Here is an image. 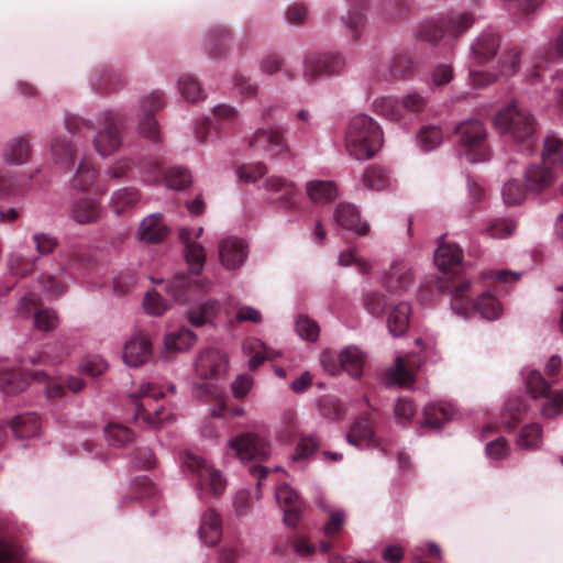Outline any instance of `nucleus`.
<instances>
[{"mask_svg": "<svg viewBox=\"0 0 563 563\" xmlns=\"http://www.w3.org/2000/svg\"><path fill=\"white\" fill-rule=\"evenodd\" d=\"M379 125L367 114H357L350 120L345 132V147L357 161L373 157L383 145Z\"/></svg>", "mask_w": 563, "mask_h": 563, "instance_id": "f257e3e1", "label": "nucleus"}, {"mask_svg": "<svg viewBox=\"0 0 563 563\" xmlns=\"http://www.w3.org/2000/svg\"><path fill=\"white\" fill-rule=\"evenodd\" d=\"M471 284L461 282L449 287L452 298V310L454 313L466 317L470 311L475 308L479 314L486 320H496L503 313V307L499 300L492 294H483L475 305L468 299Z\"/></svg>", "mask_w": 563, "mask_h": 563, "instance_id": "f03ea898", "label": "nucleus"}, {"mask_svg": "<svg viewBox=\"0 0 563 563\" xmlns=\"http://www.w3.org/2000/svg\"><path fill=\"white\" fill-rule=\"evenodd\" d=\"M495 129L515 142H527L534 133V119L531 113L515 103L501 109L494 118Z\"/></svg>", "mask_w": 563, "mask_h": 563, "instance_id": "7ed1b4c3", "label": "nucleus"}, {"mask_svg": "<svg viewBox=\"0 0 563 563\" xmlns=\"http://www.w3.org/2000/svg\"><path fill=\"white\" fill-rule=\"evenodd\" d=\"M183 467L197 478V488L201 496L205 492L214 497L224 493L227 487L225 477L220 470L216 468L205 457L195 453H187L183 460Z\"/></svg>", "mask_w": 563, "mask_h": 563, "instance_id": "20e7f679", "label": "nucleus"}, {"mask_svg": "<svg viewBox=\"0 0 563 563\" xmlns=\"http://www.w3.org/2000/svg\"><path fill=\"white\" fill-rule=\"evenodd\" d=\"M229 446L241 462L263 461L271 453L269 444L254 433H243L230 439Z\"/></svg>", "mask_w": 563, "mask_h": 563, "instance_id": "39448f33", "label": "nucleus"}, {"mask_svg": "<svg viewBox=\"0 0 563 563\" xmlns=\"http://www.w3.org/2000/svg\"><path fill=\"white\" fill-rule=\"evenodd\" d=\"M153 354L151 338L143 331L133 333L124 343L122 360L129 367H139L147 363Z\"/></svg>", "mask_w": 563, "mask_h": 563, "instance_id": "423d86ee", "label": "nucleus"}, {"mask_svg": "<svg viewBox=\"0 0 563 563\" xmlns=\"http://www.w3.org/2000/svg\"><path fill=\"white\" fill-rule=\"evenodd\" d=\"M412 282V268L405 260H394L382 277V285L390 295H402Z\"/></svg>", "mask_w": 563, "mask_h": 563, "instance_id": "0eeeda50", "label": "nucleus"}, {"mask_svg": "<svg viewBox=\"0 0 563 563\" xmlns=\"http://www.w3.org/2000/svg\"><path fill=\"white\" fill-rule=\"evenodd\" d=\"M228 356L217 349L202 350L195 362V369L199 377L205 379H219L228 368Z\"/></svg>", "mask_w": 563, "mask_h": 563, "instance_id": "6e6552de", "label": "nucleus"}, {"mask_svg": "<svg viewBox=\"0 0 563 563\" xmlns=\"http://www.w3.org/2000/svg\"><path fill=\"white\" fill-rule=\"evenodd\" d=\"M250 146L269 156H278L288 151L283 132L274 126L256 130L250 139Z\"/></svg>", "mask_w": 563, "mask_h": 563, "instance_id": "1a4fd4ad", "label": "nucleus"}, {"mask_svg": "<svg viewBox=\"0 0 563 563\" xmlns=\"http://www.w3.org/2000/svg\"><path fill=\"white\" fill-rule=\"evenodd\" d=\"M333 221L335 228L351 231L358 236H365L371 231L369 223L361 219L357 207L349 202H341L335 207Z\"/></svg>", "mask_w": 563, "mask_h": 563, "instance_id": "9d476101", "label": "nucleus"}, {"mask_svg": "<svg viewBox=\"0 0 563 563\" xmlns=\"http://www.w3.org/2000/svg\"><path fill=\"white\" fill-rule=\"evenodd\" d=\"M121 135L117 117L107 112L103 126L100 128L93 137V145L98 154L108 156L113 154L121 145Z\"/></svg>", "mask_w": 563, "mask_h": 563, "instance_id": "9b49d317", "label": "nucleus"}, {"mask_svg": "<svg viewBox=\"0 0 563 563\" xmlns=\"http://www.w3.org/2000/svg\"><path fill=\"white\" fill-rule=\"evenodd\" d=\"M343 68L342 60L329 54L316 55L305 60L303 78L308 82L338 74Z\"/></svg>", "mask_w": 563, "mask_h": 563, "instance_id": "f8f14e48", "label": "nucleus"}, {"mask_svg": "<svg viewBox=\"0 0 563 563\" xmlns=\"http://www.w3.org/2000/svg\"><path fill=\"white\" fill-rule=\"evenodd\" d=\"M249 254V246L244 240L236 236H227L219 243V258L227 269L241 267Z\"/></svg>", "mask_w": 563, "mask_h": 563, "instance_id": "ddd939ff", "label": "nucleus"}, {"mask_svg": "<svg viewBox=\"0 0 563 563\" xmlns=\"http://www.w3.org/2000/svg\"><path fill=\"white\" fill-rule=\"evenodd\" d=\"M500 47V37L497 32L492 29L483 31L470 46V58L481 65L490 60Z\"/></svg>", "mask_w": 563, "mask_h": 563, "instance_id": "4468645a", "label": "nucleus"}, {"mask_svg": "<svg viewBox=\"0 0 563 563\" xmlns=\"http://www.w3.org/2000/svg\"><path fill=\"white\" fill-rule=\"evenodd\" d=\"M197 341L196 334L189 329H179L164 338V346L158 354L164 363L172 362L174 356L191 349Z\"/></svg>", "mask_w": 563, "mask_h": 563, "instance_id": "2eb2a0df", "label": "nucleus"}, {"mask_svg": "<svg viewBox=\"0 0 563 563\" xmlns=\"http://www.w3.org/2000/svg\"><path fill=\"white\" fill-rule=\"evenodd\" d=\"M275 496L284 511V522L295 527L300 520L303 508L298 494L289 485L283 484L277 487Z\"/></svg>", "mask_w": 563, "mask_h": 563, "instance_id": "dca6fc26", "label": "nucleus"}, {"mask_svg": "<svg viewBox=\"0 0 563 563\" xmlns=\"http://www.w3.org/2000/svg\"><path fill=\"white\" fill-rule=\"evenodd\" d=\"M139 396L143 398L142 402L137 405L139 415L153 428L161 426L164 421L168 420V416L164 413V408H155L153 413H144L146 407L150 406L152 400L159 399L164 396L163 391L152 383H142L139 389Z\"/></svg>", "mask_w": 563, "mask_h": 563, "instance_id": "f3484780", "label": "nucleus"}, {"mask_svg": "<svg viewBox=\"0 0 563 563\" xmlns=\"http://www.w3.org/2000/svg\"><path fill=\"white\" fill-rule=\"evenodd\" d=\"M258 188L272 194H280L278 203L285 208L290 209L295 206L298 188L296 184L283 176L271 175L265 177L263 184Z\"/></svg>", "mask_w": 563, "mask_h": 563, "instance_id": "a211bd4d", "label": "nucleus"}, {"mask_svg": "<svg viewBox=\"0 0 563 563\" xmlns=\"http://www.w3.org/2000/svg\"><path fill=\"white\" fill-rule=\"evenodd\" d=\"M462 250L454 243H441L434 252V263L443 275H457L462 271Z\"/></svg>", "mask_w": 563, "mask_h": 563, "instance_id": "6ab92c4d", "label": "nucleus"}, {"mask_svg": "<svg viewBox=\"0 0 563 563\" xmlns=\"http://www.w3.org/2000/svg\"><path fill=\"white\" fill-rule=\"evenodd\" d=\"M37 261L38 256L33 254L31 247L22 245L8 255L7 267L10 274L24 277L33 272Z\"/></svg>", "mask_w": 563, "mask_h": 563, "instance_id": "aec40b11", "label": "nucleus"}, {"mask_svg": "<svg viewBox=\"0 0 563 563\" xmlns=\"http://www.w3.org/2000/svg\"><path fill=\"white\" fill-rule=\"evenodd\" d=\"M554 172L542 162L530 165L525 172L526 188L539 194L554 183Z\"/></svg>", "mask_w": 563, "mask_h": 563, "instance_id": "412c9836", "label": "nucleus"}, {"mask_svg": "<svg viewBox=\"0 0 563 563\" xmlns=\"http://www.w3.org/2000/svg\"><path fill=\"white\" fill-rule=\"evenodd\" d=\"M198 536L208 545H216L222 536V525L219 515L213 509H207L200 519Z\"/></svg>", "mask_w": 563, "mask_h": 563, "instance_id": "4be33fe9", "label": "nucleus"}, {"mask_svg": "<svg viewBox=\"0 0 563 563\" xmlns=\"http://www.w3.org/2000/svg\"><path fill=\"white\" fill-rule=\"evenodd\" d=\"M162 213H152L143 219L139 229L137 236L141 241L147 243L159 242L168 234V228L162 222Z\"/></svg>", "mask_w": 563, "mask_h": 563, "instance_id": "5701e85b", "label": "nucleus"}, {"mask_svg": "<svg viewBox=\"0 0 563 563\" xmlns=\"http://www.w3.org/2000/svg\"><path fill=\"white\" fill-rule=\"evenodd\" d=\"M346 440L350 444L360 449L378 445V441L375 439L374 431L367 418H360L351 426L346 434Z\"/></svg>", "mask_w": 563, "mask_h": 563, "instance_id": "b1692460", "label": "nucleus"}, {"mask_svg": "<svg viewBox=\"0 0 563 563\" xmlns=\"http://www.w3.org/2000/svg\"><path fill=\"white\" fill-rule=\"evenodd\" d=\"M191 232L187 228L179 231V238L185 243V258L195 274H199L206 262V253L201 244L191 241Z\"/></svg>", "mask_w": 563, "mask_h": 563, "instance_id": "393cba45", "label": "nucleus"}, {"mask_svg": "<svg viewBox=\"0 0 563 563\" xmlns=\"http://www.w3.org/2000/svg\"><path fill=\"white\" fill-rule=\"evenodd\" d=\"M455 132L460 136V142L470 148L481 147L487 136L486 129L478 120L461 122Z\"/></svg>", "mask_w": 563, "mask_h": 563, "instance_id": "a878e982", "label": "nucleus"}, {"mask_svg": "<svg viewBox=\"0 0 563 563\" xmlns=\"http://www.w3.org/2000/svg\"><path fill=\"white\" fill-rule=\"evenodd\" d=\"M411 316V306L407 301H399L393 306L388 313L387 327L394 336H400L408 330Z\"/></svg>", "mask_w": 563, "mask_h": 563, "instance_id": "bb28decb", "label": "nucleus"}, {"mask_svg": "<svg viewBox=\"0 0 563 563\" xmlns=\"http://www.w3.org/2000/svg\"><path fill=\"white\" fill-rule=\"evenodd\" d=\"M473 23L472 16L468 13H461L454 16H451L445 24V26H435L434 33L429 36L426 35V40L428 41H439L444 35H448L450 37H456L461 33H463L465 30H467Z\"/></svg>", "mask_w": 563, "mask_h": 563, "instance_id": "cd10ccee", "label": "nucleus"}, {"mask_svg": "<svg viewBox=\"0 0 563 563\" xmlns=\"http://www.w3.org/2000/svg\"><path fill=\"white\" fill-rule=\"evenodd\" d=\"M31 155V145L29 139L18 136L9 141L3 147V159L11 165L25 164Z\"/></svg>", "mask_w": 563, "mask_h": 563, "instance_id": "c85d7f7f", "label": "nucleus"}, {"mask_svg": "<svg viewBox=\"0 0 563 563\" xmlns=\"http://www.w3.org/2000/svg\"><path fill=\"white\" fill-rule=\"evenodd\" d=\"M306 194L313 203H328L338 196L336 186L331 180H310L306 185Z\"/></svg>", "mask_w": 563, "mask_h": 563, "instance_id": "c756f323", "label": "nucleus"}, {"mask_svg": "<svg viewBox=\"0 0 563 563\" xmlns=\"http://www.w3.org/2000/svg\"><path fill=\"white\" fill-rule=\"evenodd\" d=\"M365 360L366 355L354 345L343 349L339 355L341 367L355 378L362 376Z\"/></svg>", "mask_w": 563, "mask_h": 563, "instance_id": "7c9ffc66", "label": "nucleus"}, {"mask_svg": "<svg viewBox=\"0 0 563 563\" xmlns=\"http://www.w3.org/2000/svg\"><path fill=\"white\" fill-rule=\"evenodd\" d=\"M389 173L379 165L368 166L362 175V185L365 189L380 191L391 186Z\"/></svg>", "mask_w": 563, "mask_h": 563, "instance_id": "2f4dec72", "label": "nucleus"}, {"mask_svg": "<svg viewBox=\"0 0 563 563\" xmlns=\"http://www.w3.org/2000/svg\"><path fill=\"white\" fill-rule=\"evenodd\" d=\"M456 410L449 402H437L423 408V424L428 427H440L442 423L452 420Z\"/></svg>", "mask_w": 563, "mask_h": 563, "instance_id": "473e14b6", "label": "nucleus"}, {"mask_svg": "<svg viewBox=\"0 0 563 563\" xmlns=\"http://www.w3.org/2000/svg\"><path fill=\"white\" fill-rule=\"evenodd\" d=\"M9 424L18 439L31 438L40 434L41 421L35 413L16 416Z\"/></svg>", "mask_w": 563, "mask_h": 563, "instance_id": "72a5a7b5", "label": "nucleus"}, {"mask_svg": "<svg viewBox=\"0 0 563 563\" xmlns=\"http://www.w3.org/2000/svg\"><path fill=\"white\" fill-rule=\"evenodd\" d=\"M139 201L140 194L135 188L123 187L112 194L110 207L111 210L119 216L134 208Z\"/></svg>", "mask_w": 563, "mask_h": 563, "instance_id": "f704fd0d", "label": "nucleus"}, {"mask_svg": "<svg viewBox=\"0 0 563 563\" xmlns=\"http://www.w3.org/2000/svg\"><path fill=\"white\" fill-rule=\"evenodd\" d=\"M71 217L80 224L95 222L100 217L99 203L92 199L81 198L74 202Z\"/></svg>", "mask_w": 563, "mask_h": 563, "instance_id": "c9c22d12", "label": "nucleus"}, {"mask_svg": "<svg viewBox=\"0 0 563 563\" xmlns=\"http://www.w3.org/2000/svg\"><path fill=\"white\" fill-rule=\"evenodd\" d=\"M244 350L253 351V356L249 360V368L255 371L266 360H275L279 356V353L268 346L262 341L252 339L247 340L244 345Z\"/></svg>", "mask_w": 563, "mask_h": 563, "instance_id": "e433bc0d", "label": "nucleus"}, {"mask_svg": "<svg viewBox=\"0 0 563 563\" xmlns=\"http://www.w3.org/2000/svg\"><path fill=\"white\" fill-rule=\"evenodd\" d=\"M543 164L552 169L563 164V143L554 135H549L544 140L542 161Z\"/></svg>", "mask_w": 563, "mask_h": 563, "instance_id": "4c0bfd02", "label": "nucleus"}, {"mask_svg": "<svg viewBox=\"0 0 563 563\" xmlns=\"http://www.w3.org/2000/svg\"><path fill=\"white\" fill-rule=\"evenodd\" d=\"M542 433L540 424L529 423L520 429L516 443L520 449H537L540 446Z\"/></svg>", "mask_w": 563, "mask_h": 563, "instance_id": "58836bf2", "label": "nucleus"}, {"mask_svg": "<svg viewBox=\"0 0 563 563\" xmlns=\"http://www.w3.org/2000/svg\"><path fill=\"white\" fill-rule=\"evenodd\" d=\"M220 310V303L217 300H208L189 312L191 324L200 327L212 320Z\"/></svg>", "mask_w": 563, "mask_h": 563, "instance_id": "ea45409f", "label": "nucleus"}, {"mask_svg": "<svg viewBox=\"0 0 563 563\" xmlns=\"http://www.w3.org/2000/svg\"><path fill=\"white\" fill-rule=\"evenodd\" d=\"M97 177V169L89 163L81 162L71 179V185L75 189L87 190L96 183Z\"/></svg>", "mask_w": 563, "mask_h": 563, "instance_id": "a19ab883", "label": "nucleus"}, {"mask_svg": "<svg viewBox=\"0 0 563 563\" xmlns=\"http://www.w3.org/2000/svg\"><path fill=\"white\" fill-rule=\"evenodd\" d=\"M26 386L27 382L19 373H0V391L4 395H15L20 391H23Z\"/></svg>", "mask_w": 563, "mask_h": 563, "instance_id": "79ce46f5", "label": "nucleus"}, {"mask_svg": "<svg viewBox=\"0 0 563 563\" xmlns=\"http://www.w3.org/2000/svg\"><path fill=\"white\" fill-rule=\"evenodd\" d=\"M24 551L11 538H0V563H20Z\"/></svg>", "mask_w": 563, "mask_h": 563, "instance_id": "37998d69", "label": "nucleus"}, {"mask_svg": "<svg viewBox=\"0 0 563 563\" xmlns=\"http://www.w3.org/2000/svg\"><path fill=\"white\" fill-rule=\"evenodd\" d=\"M526 385L528 391L533 398L549 397L551 386L545 382L542 374L539 371H530L527 378Z\"/></svg>", "mask_w": 563, "mask_h": 563, "instance_id": "c03bdc74", "label": "nucleus"}, {"mask_svg": "<svg viewBox=\"0 0 563 563\" xmlns=\"http://www.w3.org/2000/svg\"><path fill=\"white\" fill-rule=\"evenodd\" d=\"M295 327L297 334L306 341L314 342L319 336V324L306 314L298 316Z\"/></svg>", "mask_w": 563, "mask_h": 563, "instance_id": "a18cd8bd", "label": "nucleus"}, {"mask_svg": "<svg viewBox=\"0 0 563 563\" xmlns=\"http://www.w3.org/2000/svg\"><path fill=\"white\" fill-rule=\"evenodd\" d=\"M51 153L55 163L59 164L62 167L68 166L74 158V150L66 139L55 140L52 144Z\"/></svg>", "mask_w": 563, "mask_h": 563, "instance_id": "49530a36", "label": "nucleus"}, {"mask_svg": "<svg viewBox=\"0 0 563 563\" xmlns=\"http://www.w3.org/2000/svg\"><path fill=\"white\" fill-rule=\"evenodd\" d=\"M108 442L117 448L123 446L133 439L132 432L124 426L111 423L104 429Z\"/></svg>", "mask_w": 563, "mask_h": 563, "instance_id": "de8ad7c7", "label": "nucleus"}, {"mask_svg": "<svg viewBox=\"0 0 563 563\" xmlns=\"http://www.w3.org/2000/svg\"><path fill=\"white\" fill-rule=\"evenodd\" d=\"M386 378L388 383L394 385H409L412 383V375L406 368L401 357H397L395 364L387 369Z\"/></svg>", "mask_w": 563, "mask_h": 563, "instance_id": "09e8293b", "label": "nucleus"}, {"mask_svg": "<svg viewBox=\"0 0 563 563\" xmlns=\"http://www.w3.org/2000/svg\"><path fill=\"white\" fill-rule=\"evenodd\" d=\"M178 90L187 101H197L202 97L199 82L190 75H184L178 79Z\"/></svg>", "mask_w": 563, "mask_h": 563, "instance_id": "8fccbe9b", "label": "nucleus"}, {"mask_svg": "<svg viewBox=\"0 0 563 563\" xmlns=\"http://www.w3.org/2000/svg\"><path fill=\"white\" fill-rule=\"evenodd\" d=\"M43 292L48 298H58L66 291V284L57 276L52 274H42L38 278Z\"/></svg>", "mask_w": 563, "mask_h": 563, "instance_id": "3c124183", "label": "nucleus"}, {"mask_svg": "<svg viewBox=\"0 0 563 563\" xmlns=\"http://www.w3.org/2000/svg\"><path fill=\"white\" fill-rule=\"evenodd\" d=\"M521 59V52L516 48H509L504 52L500 58V76L510 77L518 71L519 63Z\"/></svg>", "mask_w": 563, "mask_h": 563, "instance_id": "603ef678", "label": "nucleus"}, {"mask_svg": "<svg viewBox=\"0 0 563 563\" xmlns=\"http://www.w3.org/2000/svg\"><path fill=\"white\" fill-rule=\"evenodd\" d=\"M266 174L267 169L261 163L243 165L238 169V177L244 183L263 184Z\"/></svg>", "mask_w": 563, "mask_h": 563, "instance_id": "864d4df0", "label": "nucleus"}, {"mask_svg": "<svg viewBox=\"0 0 563 563\" xmlns=\"http://www.w3.org/2000/svg\"><path fill=\"white\" fill-rule=\"evenodd\" d=\"M190 183V173L181 167H173L165 175V184L169 189L181 190Z\"/></svg>", "mask_w": 563, "mask_h": 563, "instance_id": "5fc2aeb1", "label": "nucleus"}, {"mask_svg": "<svg viewBox=\"0 0 563 563\" xmlns=\"http://www.w3.org/2000/svg\"><path fill=\"white\" fill-rule=\"evenodd\" d=\"M501 196L506 205H519L525 199L526 190L522 188L519 180L511 179L503 186Z\"/></svg>", "mask_w": 563, "mask_h": 563, "instance_id": "6e6d98bb", "label": "nucleus"}, {"mask_svg": "<svg viewBox=\"0 0 563 563\" xmlns=\"http://www.w3.org/2000/svg\"><path fill=\"white\" fill-rule=\"evenodd\" d=\"M418 140L423 150L431 151L442 142L443 134L438 126H424L420 130Z\"/></svg>", "mask_w": 563, "mask_h": 563, "instance_id": "4d7b16f0", "label": "nucleus"}, {"mask_svg": "<svg viewBox=\"0 0 563 563\" xmlns=\"http://www.w3.org/2000/svg\"><path fill=\"white\" fill-rule=\"evenodd\" d=\"M58 325V317L51 309H41L34 312V327L40 331H53Z\"/></svg>", "mask_w": 563, "mask_h": 563, "instance_id": "13d9d810", "label": "nucleus"}, {"mask_svg": "<svg viewBox=\"0 0 563 563\" xmlns=\"http://www.w3.org/2000/svg\"><path fill=\"white\" fill-rule=\"evenodd\" d=\"M108 368L107 361L101 355H90L82 360L80 369L88 376L96 377Z\"/></svg>", "mask_w": 563, "mask_h": 563, "instance_id": "bf43d9fd", "label": "nucleus"}, {"mask_svg": "<svg viewBox=\"0 0 563 563\" xmlns=\"http://www.w3.org/2000/svg\"><path fill=\"white\" fill-rule=\"evenodd\" d=\"M143 305L145 311L153 316L163 314L169 307V303L163 299L158 292L155 291L146 294Z\"/></svg>", "mask_w": 563, "mask_h": 563, "instance_id": "052dcab7", "label": "nucleus"}, {"mask_svg": "<svg viewBox=\"0 0 563 563\" xmlns=\"http://www.w3.org/2000/svg\"><path fill=\"white\" fill-rule=\"evenodd\" d=\"M515 229L516 227L512 221L497 220L487 225L485 232L494 239H506L514 233Z\"/></svg>", "mask_w": 563, "mask_h": 563, "instance_id": "680f3d73", "label": "nucleus"}, {"mask_svg": "<svg viewBox=\"0 0 563 563\" xmlns=\"http://www.w3.org/2000/svg\"><path fill=\"white\" fill-rule=\"evenodd\" d=\"M133 167H134L133 159H131L129 157H121L108 167L106 175L110 179L124 178V177H126L128 173L130 170H132Z\"/></svg>", "mask_w": 563, "mask_h": 563, "instance_id": "e2e57ef3", "label": "nucleus"}, {"mask_svg": "<svg viewBox=\"0 0 563 563\" xmlns=\"http://www.w3.org/2000/svg\"><path fill=\"white\" fill-rule=\"evenodd\" d=\"M32 378L36 382L46 384L45 393L49 398L60 397L64 393L63 386L54 380H51L46 373L42 371H36L31 374Z\"/></svg>", "mask_w": 563, "mask_h": 563, "instance_id": "0e129e2a", "label": "nucleus"}, {"mask_svg": "<svg viewBox=\"0 0 563 563\" xmlns=\"http://www.w3.org/2000/svg\"><path fill=\"white\" fill-rule=\"evenodd\" d=\"M33 242L38 257L52 253L57 245L56 239L45 233L34 234Z\"/></svg>", "mask_w": 563, "mask_h": 563, "instance_id": "69168bd1", "label": "nucleus"}, {"mask_svg": "<svg viewBox=\"0 0 563 563\" xmlns=\"http://www.w3.org/2000/svg\"><path fill=\"white\" fill-rule=\"evenodd\" d=\"M385 306V299L376 291L367 294L364 298V307L372 316H382Z\"/></svg>", "mask_w": 563, "mask_h": 563, "instance_id": "338daca9", "label": "nucleus"}, {"mask_svg": "<svg viewBox=\"0 0 563 563\" xmlns=\"http://www.w3.org/2000/svg\"><path fill=\"white\" fill-rule=\"evenodd\" d=\"M563 411V390L550 397L542 406L541 415L544 418H553Z\"/></svg>", "mask_w": 563, "mask_h": 563, "instance_id": "774afa93", "label": "nucleus"}]
</instances>
